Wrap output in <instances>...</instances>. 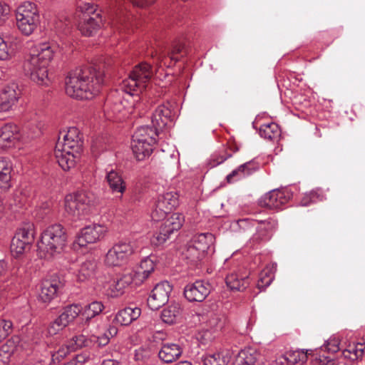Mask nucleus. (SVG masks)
Listing matches in <instances>:
<instances>
[{
    "label": "nucleus",
    "mask_w": 365,
    "mask_h": 365,
    "mask_svg": "<svg viewBox=\"0 0 365 365\" xmlns=\"http://www.w3.org/2000/svg\"><path fill=\"white\" fill-rule=\"evenodd\" d=\"M90 356L88 354L84 353L77 355L73 360H76V364H80L81 365L87 362L89 359Z\"/></svg>",
    "instance_id": "obj_63"
},
{
    "label": "nucleus",
    "mask_w": 365,
    "mask_h": 365,
    "mask_svg": "<svg viewBox=\"0 0 365 365\" xmlns=\"http://www.w3.org/2000/svg\"><path fill=\"white\" fill-rule=\"evenodd\" d=\"M12 328V322L9 320L0 321V341L5 339L10 333Z\"/></svg>",
    "instance_id": "obj_53"
},
{
    "label": "nucleus",
    "mask_w": 365,
    "mask_h": 365,
    "mask_svg": "<svg viewBox=\"0 0 365 365\" xmlns=\"http://www.w3.org/2000/svg\"><path fill=\"white\" fill-rule=\"evenodd\" d=\"M27 200L28 197L26 193L21 190H17L14 192L9 205L11 207H21L26 205Z\"/></svg>",
    "instance_id": "obj_49"
},
{
    "label": "nucleus",
    "mask_w": 365,
    "mask_h": 365,
    "mask_svg": "<svg viewBox=\"0 0 365 365\" xmlns=\"http://www.w3.org/2000/svg\"><path fill=\"white\" fill-rule=\"evenodd\" d=\"M180 314V308L179 305L171 304L162 310L160 317L163 322L172 324L176 322Z\"/></svg>",
    "instance_id": "obj_39"
},
{
    "label": "nucleus",
    "mask_w": 365,
    "mask_h": 365,
    "mask_svg": "<svg viewBox=\"0 0 365 365\" xmlns=\"http://www.w3.org/2000/svg\"><path fill=\"white\" fill-rule=\"evenodd\" d=\"M156 143L149 140L132 138L131 149L138 160H143L149 157L153 150V146Z\"/></svg>",
    "instance_id": "obj_23"
},
{
    "label": "nucleus",
    "mask_w": 365,
    "mask_h": 365,
    "mask_svg": "<svg viewBox=\"0 0 365 365\" xmlns=\"http://www.w3.org/2000/svg\"><path fill=\"white\" fill-rule=\"evenodd\" d=\"M31 245L21 240L16 236H14L11 243V252L15 257H19L29 250Z\"/></svg>",
    "instance_id": "obj_42"
},
{
    "label": "nucleus",
    "mask_w": 365,
    "mask_h": 365,
    "mask_svg": "<svg viewBox=\"0 0 365 365\" xmlns=\"http://www.w3.org/2000/svg\"><path fill=\"white\" fill-rule=\"evenodd\" d=\"M10 14L9 6L4 2L0 1V22L5 21Z\"/></svg>",
    "instance_id": "obj_59"
},
{
    "label": "nucleus",
    "mask_w": 365,
    "mask_h": 365,
    "mask_svg": "<svg viewBox=\"0 0 365 365\" xmlns=\"http://www.w3.org/2000/svg\"><path fill=\"white\" fill-rule=\"evenodd\" d=\"M96 267L97 264L94 259H86L73 268V274L78 282H86L95 277Z\"/></svg>",
    "instance_id": "obj_20"
},
{
    "label": "nucleus",
    "mask_w": 365,
    "mask_h": 365,
    "mask_svg": "<svg viewBox=\"0 0 365 365\" xmlns=\"http://www.w3.org/2000/svg\"><path fill=\"white\" fill-rule=\"evenodd\" d=\"M68 235L65 227L61 224L48 226L41 234L38 242V251L43 252L45 257H56L66 250Z\"/></svg>",
    "instance_id": "obj_4"
},
{
    "label": "nucleus",
    "mask_w": 365,
    "mask_h": 365,
    "mask_svg": "<svg viewBox=\"0 0 365 365\" xmlns=\"http://www.w3.org/2000/svg\"><path fill=\"white\" fill-rule=\"evenodd\" d=\"M174 119V103L167 101L158 105L155 109L151 117V123L153 127L163 130L166 126L170 125Z\"/></svg>",
    "instance_id": "obj_15"
},
{
    "label": "nucleus",
    "mask_w": 365,
    "mask_h": 365,
    "mask_svg": "<svg viewBox=\"0 0 365 365\" xmlns=\"http://www.w3.org/2000/svg\"><path fill=\"white\" fill-rule=\"evenodd\" d=\"M82 311L83 309L80 304H72L65 307L63 312L58 317L68 326L78 317Z\"/></svg>",
    "instance_id": "obj_37"
},
{
    "label": "nucleus",
    "mask_w": 365,
    "mask_h": 365,
    "mask_svg": "<svg viewBox=\"0 0 365 365\" xmlns=\"http://www.w3.org/2000/svg\"><path fill=\"white\" fill-rule=\"evenodd\" d=\"M182 349L177 344H163L158 352L159 359L165 363H172L176 361L182 354Z\"/></svg>",
    "instance_id": "obj_24"
},
{
    "label": "nucleus",
    "mask_w": 365,
    "mask_h": 365,
    "mask_svg": "<svg viewBox=\"0 0 365 365\" xmlns=\"http://www.w3.org/2000/svg\"><path fill=\"white\" fill-rule=\"evenodd\" d=\"M150 356V350L143 347H140L135 350V359L136 360H144Z\"/></svg>",
    "instance_id": "obj_61"
},
{
    "label": "nucleus",
    "mask_w": 365,
    "mask_h": 365,
    "mask_svg": "<svg viewBox=\"0 0 365 365\" xmlns=\"http://www.w3.org/2000/svg\"><path fill=\"white\" fill-rule=\"evenodd\" d=\"M242 170V175L244 178L247 177L259 170V165L255 160H251L239 166Z\"/></svg>",
    "instance_id": "obj_50"
},
{
    "label": "nucleus",
    "mask_w": 365,
    "mask_h": 365,
    "mask_svg": "<svg viewBox=\"0 0 365 365\" xmlns=\"http://www.w3.org/2000/svg\"><path fill=\"white\" fill-rule=\"evenodd\" d=\"M158 129L156 127L150 125H143L137 128L132 138L149 140L152 143H156V138L158 135Z\"/></svg>",
    "instance_id": "obj_33"
},
{
    "label": "nucleus",
    "mask_w": 365,
    "mask_h": 365,
    "mask_svg": "<svg viewBox=\"0 0 365 365\" xmlns=\"http://www.w3.org/2000/svg\"><path fill=\"white\" fill-rule=\"evenodd\" d=\"M185 48V46L183 43L180 42H175L173 45L172 51L169 53L170 58L171 61H173L175 63L178 61V58L175 56V54L181 53Z\"/></svg>",
    "instance_id": "obj_55"
},
{
    "label": "nucleus",
    "mask_w": 365,
    "mask_h": 365,
    "mask_svg": "<svg viewBox=\"0 0 365 365\" xmlns=\"http://www.w3.org/2000/svg\"><path fill=\"white\" fill-rule=\"evenodd\" d=\"M173 233L170 228L163 222L159 227V230L153 235L151 242L155 245H161L166 242Z\"/></svg>",
    "instance_id": "obj_40"
},
{
    "label": "nucleus",
    "mask_w": 365,
    "mask_h": 365,
    "mask_svg": "<svg viewBox=\"0 0 365 365\" xmlns=\"http://www.w3.org/2000/svg\"><path fill=\"white\" fill-rule=\"evenodd\" d=\"M89 339L83 334L73 336L68 341L70 350L76 351L89 345Z\"/></svg>",
    "instance_id": "obj_48"
},
{
    "label": "nucleus",
    "mask_w": 365,
    "mask_h": 365,
    "mask_svg": "<svg viewBox=\"0 0 365 365\" xmlns=\"http://www.w3.org/2000/svg\"><path fill=\"white\" fill-rule=\"evenodd\" d=\"M206 324L207 328L210 329V330L216 331L221 329L223 327L225 322L220 315L215 313H210L207 316Z\"/></svg>",
    "instance_id": "obj_47"
},
{
    "label": "nucleus",
    "mask_w": 365,
    "mask_h": 365,
    "mask_svg": "<svg viewBox=\"0 0 365 365\" xmlns=\"http://www.w3.org/2000/svg\"><path fill=\"white\" fill-rule=\"evenodd\" d=\"M240 358L242 365H255L259 358V354L255 349L248 348L240 352Z\"/></svg>",
    "instance_id": "obj_43"
},
{
    "label": "nucleus",
    "mask_w": 365,
    "mask_h": 365,
    "mask_svg": "<svg viewBox=\"0 0 365 365\" xmlns=\"http://www.w3.org/2000/svg\"><path fill=\"white\" fill-rule=\"evenodd\" d=\"M323 195L320 189H316L305 193L302 197L301 204L302 206H308L311 203L322 200Z\"/></svg>",
    "instance_id": "obj_46"
},
{
    "label": "nucleus",
    "mask_w": 365,
    "mask_h": 365,
    "mask_svg": "<svg viewBox=\"0 0 365 365\" xmlns=\"http://www.w3.org/2000/svg\"><path fill=\"white\" fill-rule=\"evenodd\" d=\"M258 222L261 224V227L258 228V230H264L266 232L271 231L277 225V222L271 218Z\"/></svg>",
    "instance_id": "obj_58"
},
{
    "label": "nucleus",
    "mask_w": 365,
    "mask_h": 365,
    "mask_svg": "<svg viewBox=\"0 0 365 365\" xmlns=\"http://www.w3.org/2000/svg\"><path fill=\"white\" fill-rule=\"evenodd\" d=\"M16 26L20 32L29 36L40 24V14L37 5L30 1L22 2L16 11Z\"/></svg>",
    "instance_id": "obj_8"
},
{
    "label": "nucleus",
    "mask_w": 365,
    "mask_h": 365,
    "mask_svg": "<svg viewBox=\"0 0 365 365\" xmlns=\"http://www.w3.org/2000/svg\"><path fill=\"white\" fill-rule=\"evenodd\" d=\"M173 287L167 281L157 284L152 289L147 299L149 308L157 310L168 303Z\"/></svg>",
    "instance_id": "obj_16"
},
{
    "label": "nucleus",
    "mask_w": 365,
    "mask_h": 365,
    "mask_svg": "<svg viewBox=\"0 0 365 365\" xmlns=\"http://www.w3.org/2000/svg\"><path fill=\"white\" fill-rule=\"evenodd\" d=\"M244 177L242 175V170H240L239 166L233 170L230 174H228L226 177V179L228 182H233L238 180L242 179Z\"/></svg>",
    "instance_id": "obj_57"
},
{
    "label": "nucleus",
    "mask_w": 365,
    "mask_h": 365,
    "mask_svg": "<svg viewBox=\"0 0 365 365\" xmlns=\"http://www.w3.org/2000/svg\"><path fill=\"white\" fill-rule=\"evenodd\" d=\"M184 296L189 302H201L210 294V285L203 281L197 280L187 284L184 288Z\"/></svg>",
    "instance_id": "obj_18"
},
{
    "label": "nucleus",
    "mask_w": 365,
    "mask_h": 365,
    "mask_svg": "<svg viewBox=\"0 0 365 365\" xmlns=\"http://www.w3.org/2000/svg\"><path fill=\"white\" fill-rule=\"evenodd\" d=\"M259 135L269 140H274L281 135V129L275 123L262 124L259 130Z\"/></svg>",
    "instance_id": "obj_35"
},
{
    "label": "nucleus",
    "mask_w": 365,
    "mask_h": 365,
    "mask_svg": "<svg viewBox=\"0 0 365 365\" xmlns=\"http://www.w3.org/2000/svg\"><path fill=\"white\" fill-rule=\"evenodd\" d=\"M347 351L353 354L355 359H358L363 356L364 347L361 344H358L356 346H350Z\"/></svg>",
    "instance_id": "obj_60"
},
{
    "label": "nucleus",
    "mask_w": 365,
    "mask_h": 365,
    "mask_svg": "<svg viewBox=\"0 0 365 365\" xmlns=\"http://www.w3.org/2000/svg\"><path fill=\"white\" fill-rule=\"evenodd\" d=\"M117 329L114 327H110L105 333L96 336V343L98 346H104L110 341V336L116 334Z\"/></svg>",
    "instance_id": "obj_51"
},
{
    "label": "nucleus",
    "mask_w": 365,
    "mask_h": 365,
    "mask_svg": "<svg viewBox=\"0 0 365 365\" xmlns=\"http://www.w3.org/2000/svg\"><path fill=\"white\" fill-rule=\"evenodd\" d=\"M103 74L93 67L77 68L66 78V93L73 98L89 100L100 93Z\"/></svg>",
    "instance_id": "obj_1"
},
{
    "label": "nucleus",
    "mask_w": 365,
    "mask_h": 365,
    "mask_svg": "<svg viewBox=\"0 0 365 365\" xmlns=\"http://www.w3.org/2000/svg\"><path fill=\"white\" fill-rule=\"evenodd\" d=\"M71 351H73V350H70L69 344L66 346L61 347L56 353L52 354L53 360H57L60 361L63 359H64Z\"/></svg>",
    "instance_id": "obj_54"
},
{
    "label": "nucleus",
    "mask_w": 365,
    "mask_h": 365,
    "mask_svg": "<svg viewBox=\"0 0 365 365\" xmlns=\"http://www.w3.org/2000/svg\"><path fill=\"white\" fill-rule=\"evenodd\" d=\"M178 205V195L176 192H168L159 195L152 205L150 216L153 220H163L173 209Z\"/></svg>",
    "instance_id": "obj_11"
},
{
    "label": "nucleus",
    "mask_w": 365,
    "mask_h": 365,
    "mask_svg": "<svg viewBox=\"0 0 365 365\" xmlns=\"http://www.w3.org/2000/svg\"><path fill=\"white\" fill-rule=\"evenodd\" d=\"M58 50L56 46L48 42L35 45L23 63L26 75L38 84H46L48 81V66Z\"/></svg>",
    "instance_id": "obj_2"
},
{
    "label": "nucleus",
    "mask_w": 365,
    "mask_h": 365,
    "mask_svg": "<svg viewBox=\"0 0 365 365\" xmlns=\"http://www.w3.org/2000/svg\"><path fill=\"white\" fill-rule=\"evenodd\" d=\"M16 349L14 340L9 339L0 347V365H8Z\"/></svg>",
    "instance_id": "obj_38"
},
{
    "label": "nucleus",
    "mask_w": 365,
    "mask_h": 365,
    "mask_svg": "<svg viewBox=\"0 0 365 365\" xmlns=\"http://www.w3.org/2000/svg\"><path fill=\"white\" fill-rule=\"evenodd\" d=\"M103 309L104 305L102 302L93 301L85 306L82 314L86 320H89L99 315Z\"/></svg>",
    "instance_id": "obj_41"
},
{
    "label": "nucleus",
    "mask_w": 365,
    "mask_h": 365,
    "mask_svg": "<svg viewBox=\"0 0 365 365\" xmlns=\"http://www.w3.org/2000/svg\"><path fill=\"white\" fill-rule=\"evenodd\" d=\"M21 41L16 35L0 36V60L11 58L20 45Z\"/></svg>",
    "instance_id": "obj_21"
},
{
    "label": "nucleus",
    "mask_w": 365,
    "mask_h": 365,
    "mask_svg": "<svg viewBox=\"0 0 365 365\" xmlns=\"http://www.w3.org/2000/svg\"><path fill=\"white\" fill-rule=\"evenodd\" d=\"M141 314L138 307H125L117 312L114 318V322L120 326H128L136 320Z\"/></svg>",
    "instance_id": "obj_25"
},
{
    "label": "nucleus",
    "mask_w": 365,
    "mask_h": 365,
    "mask_svg": "<svg viewBox=\"0 0 365 365\" xmlns=\"http://www.w3.org/2000/svg\"><path fill=\"white\" fill-rule=\"evenodd\" d=\"M66 327L67 325L63 322V320L59 317H58L48 326L46 336H55L60 333L62 330H63Z\"/></svg>",
    "instance_id": "obj_44"
},
{
    "label": "nucleus",
    "mask_w": 365,
    "mask_h": 365,
    "mask_svg": "<svg viewBox=\"0 0 365 365\" xmlns=\"http://www.w3.org/2000/svg\"><path fill=\"white\" fill-rule=\"evenodd\" d=\"M58 289L59 282L56 279L43 280L40 284L38 300L48 304L57 297Z\"/></svg>",
    "instance_id": "obj_19"
},
{
    "label": "nucleus",
    "mask_w": 365,
    "mask_h": 365,
    "mask_svg": "<svg viewBox=\"0 0 365 365\" xmlns=\"http://www.w3.org/2000/svg\"><path fill=\"white\" fill-rule=\"evenodd\" d=\"M339 350V342L336 339H329L320 347V351L336 353Z\"/></svg>",
    "instance_id": "obj_52"
},
{
    "label": "nucleus",
    "mask_w": 365,
    "mask_h": 365,
    "mask_svg": "<svg viewBox=\"0 0 365 365\" xmlns=\"http://www.w3.org/2000/svg\"><path fill=\"white\" fill-rule=\"evenodd\" d=\"M133 252V247L130 242H120L115 244L107 252L104 262L108 267H120Z\"/></svg>",
    "instance_id": "obj_14"
},
{
    "label": "nucleus",
    "mask_w": 365,
    "mask_h": 365,
    "mask_svg": "<svg viewBox=\"0 0 365 365\" xmlns=\"http://www.w3.org/2000/svg\"><path fill=\"white\" fill-rule=\"evenodd\" d=\"M184 217L180 213H173L170 217L167 218L164 222L167 224L170 230L173 232L178 231L181 228L184 223Z\"/></svg>",
    "instance_id": "obj_45"
},
{
    "label": "nucleus",
    "mask_w": 365,
    "mask_h": 365,
    "mask_svg": "<svg viewBox=\"0 0 365 365\" xmlns=\"http://www.w3.org/2000/svg\"><path fill=\"white\" fill-rule=\"evenodd\" d=\"M230 360V356L225 351L209 353L203 356L204 365H227Z\"/></svg>",
    "instance_id": "obj_34"
},
{
    "label": "nucleus",
    "mask_w": 365,
    "mask_h": 365,
    "mask_svg": "<svg viewBox=\"0 0 365 365\" xmlns=\"http://www.w3.org/2000/svg\"><path fill=\"white\" fill-rule=\"evenodd\" d=\"M126 97L120 96V94H113V98H109L106 103V115L110 120L115 119L117 120H121L125 118H128L130 114L134 112L135 107L133 97H130L128 94H125Z\"/></svg>",
    "instance_id": "obj_10"
},
{
    "label": "nucleus",
    "mask_w": 365,
    "mask_h": 365,
    "mask_svg": "<svg viewBox=\"0 0 365 365\" xmlns=\"http://www.w3.org/2000/svg\"><path fill=\"white\" fill-rule=\"evenodd\" d=\"M22 92L19 84L14 81L6 83L0 89V113L14 110L21 98Z\"/></svg>",
    "instance_id": "obj_12"
},
{
    "label": "nucleus",
    "mask_w": 365,
    "mask_h": 365,
    "mask_svg": "<svg viewBox=\"0 0 365 365\" xmlns=\"http://www.w3.org/2000/svg\"><path fill=\"white\" fill-rule=\"evenodd\" d=\"M155 0H131L133 4L139 7H145L155 2Z\"/></svg>",
    "instance_id": "obj_62"
},
{
    "label": "nucleus",
    "mask_w": 365,
    "mask_h": 365,
    "mask_svg": "<svg viewBox=\"0 0 365 365\" xmlns=\"http://www.w3.org/2000/svg\"><path fill=\"white\" fill-rule=\"evenodd\" d=\"M289 198L290 195L287 191L275 189L262 196L259 200V205L263 207L279 210L287 203Z\"/></svg>",
    "instance_id": "obj_17"
},
{
    "label": "nucleus",
    "mask_w": 365,
    "mask_h": 365,
    "mask_svg": "<svg viewBox=\"0 0 365 365\" xmlns=\"http://www.w3.org/2000/svg\"><path fill=\"white\" fill-rule=\"evenodd\" d=\"M19 140V128L14 123L4 124L0 128V148L14 146Z\"/></svg>",
    "instance_id": "obj_22"
},
{
    "label": "nucleus",
    "mask_w": 365,
    "mask_h": 365,
    "mask_svg": "<svg viewBox=\"0 0 365 365\" xmlns=\"http://www.w3.org/2000/svg\"><path fill=\"white\" fill-rule=\"evenodd\" d=\"M15 236L31 245L36 236L34 224L31 222L23 223L16 230Z\"/></svg>",
    "instance_id": "obj_32"
},
{
    "label": "nucleus",
    "mask_w": 365,
    "mask_h": 365,
    "mask_svg": "<svg viewBox=\"0 0 365 365\" xmlns=\"http://www.w3.org/2000/svg\"><path fill=\"white\" fill-rule=\"evenodd\" d=\"M277 271V264L273 263L267 266L259 274L257 282V287L260 291L264 290L269 287L274 279V273Z\"/></svg>",
    "instance_id": "obj_31"
},
{
    "label": "nucleus",
    "mask_w": 365,
    "mask_h": 365,
    "mask_svg": "<svg viewBox=\"0 0 365 365\" xmlns=\"http://www.w3.org/2000/svg\"><path fill=\"white\" fill-rule=\"evenodd\" d=\"M108 232L106 225L93 223L83 227L76 240L75 244L80 247H86L89 244H93L103 239Z\"/></svg>",
    "instance_id": "obj_13"
},
{
    "label": "nucleus",
    "mask_w": 365,
    "mask_h": 365,
    "mask_svg": "<svg viewBox=\"0 0 365 365\" xmlns=\"http://www.w3.org/2000/svg\"><path fill=\"white\" fill-rule=\"evenodd\" d=\"M215 237L210 232L194 235L187 244L185 255L191 262L201 260L206 254L215 252Z\"/></svg>",
    "instance_id": "obj_9"
},
{
    "label": "nucleus",
    "mask_w": 365,
    "mask_h": 365,
    "mask_svg": "<svg viewBox=\"0 0 365 365\" xmlns=\"http://www.w3.org/2000/svg\"><path fill=\"white\" fill-rule=\"evenodd\" d=\"M133 283L135 284V277L133 273L125 274L114 280L110 286L111 297H118L122 295L124 290Z\"/></svg>",
    "instance_id": "obj_26"
},
{
    "label": "nucleus",
    "mask_w": 365,
    "mask_h": 365,
    "mask_svg": "<svg viewBox=\"0 0 365 365\" xmlns=\"http://www.w3.org/2000/svg\"><path fill=\"white\" fill-rule=\"evenodd\" d=\"M78 11L80 12L78 29L86 36L96 34L103 25L101 11L97 5L90 2H78Z\"/></svg>",
    "instance_id": "obj_7"
},
{
    "label": "nucleus",
    "mask_w": 365,
    "mask_h": 365,
    "mask_svg": "<svg viewBox=\"0 0 365 365\" xmlns=\"http://www.w3.org/2000/svg\"><path fill=\"white\" fill-rule=\"evenodd\" d=\"M154 269L155 263L150 258L146 257L143 259L139 267H138L133 273L135 277V285H140L142 284L148 278Z\"/></svg>",
    "instance_id": "obj_27"
},
{
    "label": "nucleus",
    "mask_w": 365,
    "mask_h": 365,
    "mask_svg": "<svg viewBox=\"0 0 365 365\" xmlns=\"http://www.w3.org/2000/svg\"><path fill=\"white\" fill-rule=\"evenodd\" d=\"M312 349H296L286 351L284 359L290 364L304 363L307 360V356Z\"/></svg>",
    "instance_id": "obj_36"
},
{
    "label": "nucleus",
    "mask_w": 365,
    "mask_h": 365,
    "mask_svg": "<svg viewBox=\"0 0 365 365\" xmlns=\"http://www.w3.org/2000/svg\"><path fill=\"white\" fill-rule=\"evenodd\" d=\"M231 155H219L217 153L213 154L210 160V165L211 167H215L223 162H225Z\"/></svg>",
    "instance_id": "obj_56"
},
{
    "label": "nucleus",
    "mask_w": 365,
    "mask_h": 365,
    "mask_svg": "<svg viewBox=\"0 0 365 365\" xmlns=\"http://www.w3.org/2000/svg\"><path fill=\"white\" fill-rule=\"evenodd\" d=\"M227 286L232 291H244L249 285V279L247 276H240L237 273L228 274L225 279Z\"/></svg>",
    "instance_id": "obj_29"
},
{
    "label": "nucleus",
    "mask_w": 365,
    "mask_h": 365,
    "mask_svg": "<svg viewBox=\"0 0 365 365\" xmlns=\"http://www.w3.org/2000/svg\"><path fill=\"white\" fill-rule=\"evenodd\" d=\"M54 150L56 160L63 170L73 168L79 159L83 148V137L76 127H70L67 131H62Z\"/></svg>",
    "instance_id": "obj_3"
},
{
    "label": "nucleus",
    "mask_w": 365,
    "mask_h": 365,
    "mask_svg": "<svg viewBox=\"0 0 365 365\" xmlns=\"http://www.w3.org/2000/svg\"><path fill=\"white\" fill-rule=\"evenodd\" d=\"M106 180L113 193L123 194L125 191V182L118 173L111 170L107 173Z\"/></svg>",
    "instance_id": "obj_30"
},
{
    "label": "nucleus",
    "mask_w": 365,
    "mask_h": 365,
    "mask_svg": "<svg viewBox=\"0 0 365 365\" xmlns=\"http://www.w3.org/2000/svg\"><path fill=\"white\" fill-rule=\"evenodd\" d=\"M153 76L152 66L143 62L136 65L130 71L128 77L122 81L120 90L130 97L136 96L145 88L147 83Z\"/></svg>",
    "instance_id": "obj_6"
},
{
    "label": "nucleus",
    "mask_w": 365,
    "mask_h": 365,
    "mask_svg": "<svg viewBox=\"0 0 365 365\" xmlns=\"http://www.w3.org/2000/svg\"><path fill=\"white\" fill-rule=\"evenodd\" d=\"M93 206V195L85 190L69 193L64 199L65 212L73 221L81 220L88 217Z\"/></svg>",
    "instance_id": "obj_5"
},
{
    "label": "nucleus",
    "mask_w": 365,
    "mask_h": 365,
    "mask_svg": "<svg viewBox=\"0 0 365 365\" xmlns=\"http://www.w3.org/2000/svg\"><path fill=\"white\" fill-rule=\"evenodd\" d=\"M12 163L6 158L0 157V188L7 190L11 186Z\"/></svg>",
    "instance_id": "obj_28"
},
{
    "label": "nucleus",
    "mask_w": 365,
    "mask_h": 365,
    "mask_svg": "<svg viewBox=\"0 0 365 365\" xmlns=\"http://www.w3.org/2000/svg\"><path fill=\"white\" fill-rule=\"evenodd\" d=\"M101 365H119V363L113 359L103 360Z\"/></svg>",
    "instance_id": "obj_64"
}]
</instances>
